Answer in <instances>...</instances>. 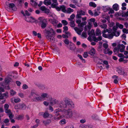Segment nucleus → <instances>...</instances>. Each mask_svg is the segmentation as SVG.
I'll return each mask as SVG.
<instances>
[{
  "label": "nucleus",
  "instance_id": "ea45409f",
  "mask_svg": "<svg viewBox=\"0 0 128 128\" xmlns=\"http://www.w3.org/2000/svg\"><path fill=\"white\" fill-rule=\"evenodd\" d=\"M31 96H34V97H36L37 96V95L34 92H31V95L29 96V97L30 98H31Z\"/></svg>",
  "mask_w": 128,
  "mask_h": 128
},
{
  "label": "nucleus",
  "instance_id": "6e6d98bb",
  "mask_svg": "<svg viewBox=\"0 0 128 128\" xmlns=\"http://www.w3.org/2000/svg\"><path fill=\"white\" fill-rule=\"evenodd\" d=\"M15 108L16 109H20V104L16 105L15 106Z\"/></svg>",
  "mask_w": 128,
  "mask_h": 128
},
{
  "label": "nucleus",
  "instance_id": "338daca9",
  "mask_svg": "<svg viewBox=\"0 0 128 128\" xmlns=\"http://www.w3.org/2000/svg\"><path fill=\"white\" fill-rule=\"evenodd\" d=\"M58 22V21L56 20L55 19H53V21L52 22V23L53 24H56Z\"/></svg>",
  "mask_w": 128,
  "mask_h": 128
},
{
  "label": "nucleus",
  "instance_id": "4d7b16f0",
  "mask_svg": "<svg viewBox=\"0 0 128 128\" xmlns=\"http://www.w3.org/2000/svg\"><path fill=\"white\" fill-rule=\"evenodd\" d=\"M8 115L10 119L14 117V115L12 114V113L8 114Z\"/></svg>",
  "mask_w": 128,
  "mask_h": 128
},
{
  "label": "nucleus",
  "instance_id": "09e8293b",
  "mask_svg": "<svg viewBox=\"0 0 128 128\" xmlns=\"http://www.w3.org/2000/svg\"><path fill=\"white\" fill-rule=\"evenodd\" d=\"M5 112L8 115L12 113L10 110L9 109L5 110Z\"/></svg>",
  "mask_w": 128,
  "mask_h": 128
},
{
  "label": "nucleus",
  "instance_id": "412c9836",
  "mask_svg": "<svg viewBox=\"0 0 128 128\" xmlns=\"http://www.w3.org/2000/svg\"><path fill=\"white\" fill-rule=\"evenodd\" d=\"M51 122V120H49L43 121V123L46 126H48Z\"/></svg>",
  "mask_w": 128,
  "mask_h": 128
},
{
  "label": "nucleus",
  "instance_id": "de8ad7c7",
  "mask_svg": "<svg viewBox=\"0 0 128 128\" xmlns=\"http://www.w3.org/2000/svg\"><path fill=\"white\" fill-rule=\"evenodd\" d=\"M62 23L64 25H66L68 24V22L66 20H62Z\"/></svg>",
  "mask_w": 128,
  "mask_h": 128
},
{
  "label": "nucleus",
  "instance_id": "680f3d73",
  "mask_svg": "<svg viewBox=\"0 0 128 128\" xmlns=\"http://www.w3.org/2000/svg\"><path fill=\"white\" fill-rule=\"evenodd\" d=\"M63 29L64 30L63 32H65L67 31L68 30V28L67 26H65L63 27Z\"/></svg>",
  "mask_w": 128,
  "mask_h": 128
},
{
  "label": "nucleus",
  "instance_id": "0e129e2a",
  "mask_svg": "<svg viewBox=\"0 0 128 128\" xmlns=\"http://www.w3.org/2000/svg\"><path fill=\"white\" fill-rule=\"evenodd\" d=\"M23 88L24 89H26L28 88L26 84H24L22 86Z\"/></svg>",
  "mask_w": 128,
  "mask_h": 128
},
{
  "label": "nucleus",
  "instance_id": "3c124183",
  "mask_svg": "<svg viewBox=\"0 0 128 128\" xmlns=\"http://www.w3.org/2000/svg\"><path fill=\"white\" fill-rule=\"evenodd\" d=\"M82 36L84 38H86V32H83L82 35Z\"/></svg>",
  "mask_w": 128,
  "mask_h": 128
},
{
  "label": "nucleus",
  "instance_id": "c9c22d12",
  "mask_svg": "<svg viewBox=\"0 0 128 128\" xmlns=\"http://www.w3.org/2000/svg\"><path fill=\"white\" fill-rule=\"evenodd\" d=\"M118 7V5L117 4H115L113 6V9L116 11L117 10Z\"/></svg>",
  "mask_w": 128,
  "mask_h": 128
},
{
  "label": "nucleus",
  "instance_id": "f03ea898",
  "mask_svg": "<svg viewBox=\"0 0 128 128\" xmlns=\"http://www.w3.org/2000/svg\"><path fill=\"white\" fill-rule=\"evenodd\" d=\"M46 38L49 41L52 42H54V39L52 36L55 34V32L54 30L51 28H49L48 29H46Z\"/></svg>",
  "mask_w": 128,
  "mask_h": 128
},
{
  "label": "nucleus",
  "instance_id": "c03bdc74",
  "mask_svg": "<svg viewBox=\"0 0 128 128\" xmlns=\"http://www.w3.org/2000/svg\"><path fill=\"white\" fill-rule=\"evenodd\" d=\"M89 25L88 26H86L85 27V28H88L89 29H90L91 27L92 26V24L90 22H89L88 23Z\"/></svg>",
  "mask_w": 128,
  "mask_h": 128
},
{
  "label": "nucleus",
  "instance_id": "58836bf2",
  "mask_svg": "<svg viewBox=\"0 0 128 128\" xmlns=\"http://www.w3.org/2000/svg\"><path fill=\"white\" fill-rule=\"evenodd\" d=\"M89 5L90 6H92L94 8L96 7V5L95 3L92 2H90L89 3Z\"/></svg>",
  "mask_w": 128,
  "mask_h": 128
},
{
  "label": "nucleus",
  "instance_id": "6ab92c4d",
  "mask_svg": "<svg viewBox=\"0 0 128 128\" xmlns=\"http://www.w3.org/2000/svg\"><path fill=\"white\" fill-rule=\"evenodd\" d=\"M50 99L51 100L50 101V103L52 105H54L56 104L58 102V101L56 100L50 98Z\"/></svg>",
  "mask_w": 128,
  "mask_h": 128
},
{
  "label": "nucleus",
  "instance_id": "4468645a",
  "mask_svg": "<svg viewBox=\"0 0 128 128\" xmlns=\"http://www.w3.org/2000/svg\"><path fill=\"white\" fill-rule=\"evenodd\" d=\"M4 83L1 82L0 83V92H4V90L3 88V87L4 86Z\"/></svg>",
  "mask_w": 128,
  "mask_h": 128
},
{
  "label": "nucleus",
  "instance_id": "864d4df0",
  "mask_svg": "<svg viewBox=\"0 0 128 128\" xmlns=\"http://www.w3.org/2000/svg\"><path fill=\"white\" fill-rule=\"evenodd\" d=\"M103 46L104 48L105 49H107L108 46V44L106 43H104L103 44Z\"/></svg>",
  "mask_w": 128,
  "mask_h": 128
},
{
  "label": "nucleus",
  "instance_id": "052dcab7",
  "mask_svg": "<svg viewBox=\"0 0 128 128\" xmlns=\"http://www.w3.org/2000/svg\"><path fill=\"white\" fill-rule=\"evenodd\" d=\"M20 101V99L19 98L15 99L14 100V102L16 103Z\"/></svg>",
  "mask_w": 128,
  "mask_h": 128
},
{
  "label": "nucleus",
  "instance_id": "e433bc0d",
  "mask_svg": "<svg viewBox=\"0 0 128 128\" xmlns=\"http://www.w3.org/2000/svg\"><path fill=\"white\" fill-rule=\"evenodd\" d=\"M75 17V15L74 14H72L70 16V18H68V20L70 21H72Z\"/></svg>",
  "mask_w": 128,
  "mask_h": 128
},
{
  "label": "nucleus",
  "instance_id": "5fc2aeb1",
  "mask_svg": "<svg viewBox=\"0 0 128 128\" xmlns=\"http://www.w3.org/2000/svg\"><path fill=\"white\" fill-rule=\"evenodd\" d=\"M9 106L7 104H5L4 105V108L5 110L9 109Z\"/></svg>",
  "mask_w": 128,
  "mask_h": 128
},
{
  "label": "nucleus",
  "instance_id": "a211bd4d",
  "mask_svg": "<svg viewBox=\"0 0 128 128\" xmlns=\"http://www.w3.org/2000/svg\"><path fill=\"white\" fill-rule=\"evenodd\" d=\"M116 70L118 73L120 74H123L124 73V70L122 68H117Z\"/></svg>",
  "mask_w": 128,
  "mask_h": 128
},
{
  "label": "nucleus",
  "instance_id": "20e7f679",
  "mask_svg": "<svg viewBox=\"0 0 128 128\" xmlns=\"http://www.w3.org/2000/svg\"><path fill=\"white\" fill-rule=\"evenodd\" d=\"M64 112L67 118H70L72 116V112L70 109L67 110H64Z\"/></svg>",
  "mask_w": 128,
  "mask_h": 128
},
{
  "label": "nucleus",
  "instance_id": "cd10ccee",
  "mask_svg": "<svg viewBox=\"0 0 128 128\" xmlns=\"http://www.w3.org/2000/svg\"><path fill=\"white\" fill-rule=\"evenodd\" d=\"M44 4L48 5H50L51 4V2L49 0H45L44 1Z\"/></svg>",
  "mask_w": 128,
  "mask_h": 128
},
{
  "label": "nucleus",
  "instance_id": "e2e57ef3",
  "mask_svg": "<svg viewBox=\"0 0 128 128\" xmlns=\"http://www.w3.org/2000/svg\"><path fill=\"white\" fill-rule=\"evenodd\" d=\"M118 28V26L116 25V26H114L113 28V30L114 32H115L116 30Z\"/></svg>",
  "mask_w": 128,
  "mask_h": 128
},
{
  "label": "nucleus",
  "instance_id": "bf43d9fd",
  "mask_svg": "<svg viewBox=\"0 0 128 128\" xmlns=\"http://www.w3.org/2000/svg\"><path fill=\"white\" fill-rule=\"evenodd\" d=\"M118 47H116L115 48L114 50V52L115 53V54H116V53L118 52Z\"/></svg>",
  "mask_w": 128,
  "mask_h": 128
},
{
  "label": "nucleus",
  "instance_id": "5701e85b",
  "mask_svg": "<svg viewBox=\"0 0 128 128\" xmlns=\"http://www.w3.org/2000/svg\"><path fill=\"white\" fill-rule=\"evenodd\" d=\"M93 38L94 40L96 42H97L98 40H101L102 39V37L101 36L98 37V38H96L95 37H93Z\"/></svg>",
  "mask_w": 128,
  "mask_h": 128
},
{
  "label": "nucleus",
  "instance_id": "1a4fd4ad",
  "mask_svg": "<svg viewBox=\"0 0 128 128\" xmlns=\"http://www.w3.org/2000/svg\"><path fill=\"white\" fill-rule=\"evenodd\" d=\"M121 58L119 59V61L120 62H123L124 63L126 62L127 60L126 59L128 58V56H120Z\"/></svg>",
  "mask_w": 128,
  "mask_h": 128
},
{
  "label": "nucleus",
  "instance_id": "7ed1b4c3",
  "mask_svg": "<svg viewBox=\"0 0 128 128\" xmlns=\"http://www.w3.org/2000/svg\"><path fill=\"white\" fill-rule=\"evenodd\" d=\"M60 106L61 108H66L67 106H70L71 104L70 102L67 100H65L61 102L60 104Z\"/></svg>",
  "mask_w": 128,
  "mask_h": 128
},
{
  "label": "nucleus",
  "instance_id": "8fccbe9b",
  "mask_svg": "<svg viewBox=\"0 0 128 128\" xmlns=\"http://www.w3.org/2000/svg\"><path fill=\"white\" fill-rule=\"evenodd\" d=\"M30 4L33 6H35L37 5V3L34 1L30 2Z\"/></svg>",
  "mask_w": 128,
  "mask_h": 128
},
{
  "label": "nucleus",
  "instance_id": "9d476101",
  "mask_svg": "<svg viewBox=\"0 0 128 128\" xmlns=\"http://www.w3.org/2000/svg\"><path fill=\"white\" fill-rule=\"evenodd\" d=\"M40 9L42 11H44L45 13L48 14L50 12V10L45 7V6H42L40 8Z\"/></svg>",
  "mask_w": 128,
  "mask_h": 128
},
{
  "label": "nucleus",
  "instance_id": "aec40b11",
  "mask_svg": "<svg viewBox=\"0 0 128 128\" xmlns=\"http://www.w3.org/2000/svg\"><path fill=\"white\" fill-rule=\"evenodd\" d=\"M89 54L90 55L94 56L95 54V50L93 48L89 52Z\"/></svg>",
  "mask_w": 128,
  "mask_h": 128
},
{
  "label": "nucleus",
  "instance_id": "69168bd1",
  "mask_svg": "<svg viewBox=\"0 0 128 128\" xmlns=\"http://www.w3.org/2000/svg\"><path fill=\"white\" fill-rule=\"evenodd\" d=\"M57 5V3L53 2L52 4V6L53 7H55Z\"/></svg>",
  "mask_w": 128,
  "mask_h": 128
},
{
  "label": "nucleus",
  "instance_id": "bb28decb",
  "mask_svg": "<svg viewBox=\"0 0 128 128\" xmlns=\"http://www.w3.org/2000/svg\"><path fill=\"white\" fill-rule=\"evenodd\" d=\"M88 34L90 36H91L93 35H94L95 33L94 30L92 29L90 32H89Z\"/></svg>",
  "mask_w": 128,
  "mask_h": 128
},
{
  "label": "nucleus",
  "instance_id": "603ef678",
  "mask_svg": "<svg viewBox=\"0 0 128 128\" xmlns=\"http://www.w3.org/2000/svg\"><path fill=\"white\" fill-rule=\"evenodd\" d=\"M62 118V116H60L59 117H55L54 118V119L55 120H59Z\"/></svg>",
  "mask_w": 128,
  "mask_h": 128
},
{
  "label": "nucleus",
  "instance_id": "dca6fc26",
  "mask_svg": "<svg viewBox=\"0 0 128 128\" xmlns=\"http://www.w3.org/2000/svg\"><path fill=\"white\" fill-rule=\"evenodd\" d=\"M28 18L29 19H26L27 21L28 22H36V20H35L34 18L32 17H31L30 18Z\"/></svg>",
  "mask_w": 128,
  "mask_h": 128
},
{
  "label": "nucleus",
  "instance_id": "a18cd8bd",
  "mask_svg": "<svg viewBox=\"0 0 128 128\" xmlns=\"http://www.w3.org/2000/svg\"><path fill=\"white\" fill-rule=\"evenodd\" d=\"M55 114L57 116L59 115L60 114V113H59V112H60V110L59 109H57L55 111Z\"/></svg>",
  "mask_w": 128,
  "mask_h": 128
},
{
  "label": "nucleus",
  "instance_id": "c756f323",
  "mask_svg": "<svg viewBox=\"0 0 128 128\" xmlns=\"http://www.w3.org/2000/svg\"><path fill=\"white\" fill-rule=\"evenodd\" d=\"M23 118L24 116L23 115H19L16 118V119L18 120H22L23 119Z\"/></svg>",
  "mask_w": 128,
  "mask_h": 128
},
{
  "label": "nucleus",
  "instance_id": "f704fd0d",
  "mask_svg": "<svg viewBox=\"0 0 128 128\" xmlns=\"http://www.w3.org/2000/svg\"><path fill=\"white\" fill-rule=\"evenodd\" d=\"M74 11L72 9H71L70 8H67L66 11V12L68 13H70L71 12H73Z\"/></svg>",
  "mask_w": 128,
  "mask_h": 128
},
{
  "label": "nucleus",
  "instance_id": "2f4dec72",
  "mask_svg": "<svg viewBox=\"0 0 128 128\" xmlns=\"http://www.w3.org/2000/svg\"><path fill=\"white\" fill-rule=\"evenodd\" d=\"M49 115V114L47 112H46L44 113L43 114V116L44 118H48Z\"/></svg>",
  "mask_w": 128,
  "mask_h": 128
},
{
  "label": "nucleus",
  "instance_id": "72a5a7b5",
  "mask_svg": "<svg viewBox=\"0 0 128 128\" xmlns=\"http://www.w3.org/2000/svg\"><path fill=\"white\" fill-rule=\"evenodd\" d=\"M116 26L119 27L120 29H122L123 28V26L122 25L119 24V23L116 22Z\"/></svg>",
  "mask_w": 128,
  "mask_h": 128
},
{
  "label": "nucleus",
  "instance_id": "4be33fe9",
  "mask_svg": "<svg viewBox=\"0 0 128 128\" xmlns=\"http://www.w3.org/2000/svg\"><path fill=\"white\" fill-rule=\"evenodd\" d=\"M12 80V79L10 78H5L4 81L6 83L8 84L10 82H11Z\"/></svg>",
  "mask_w": 128,
  "mask_h": 128
},
{
  "label": "nucleus",
  "instance_id": "9b49d317",
  "mask_svg": "<svg viewBox=\"0 0 128 128\" xmlns=\"http://www.w3.org/2000/svg\"><path fill=\"white\" fill-rule=\"evenodd\" d=\"M113 34H114V33L112 32L110 34H104V38L111 39L113 38L114 36Z\"/></svg>",
  "mask_w": 128,
  "mask_h": 128
},
{
  "label": "nucleus",
  "instance_id": "774afa93",
  "mask_svg": "<svg viewBox=\"0 0 128 128\" xmlns=\"http://www.w3.org/2000/svg\"><path fill=\"white\" fill-rule=\"evenodd\" d=\"M122 31L124 32L126 34L128 33V32L127 30H126L125 28H124L122 30Z\"/></svg>",
  "mask_w": 128,
  "mask_h": 128
},
{
  "label": "nucleus",
  "instance_id": "2eb2a0df",
  "mask_svg": "<svg viewBox=\"0 0 128 128\" xmlns=\"http://www.w3.org/2000/svg\"><path fill=\"white\" fill-rule=\"evenodd\" d=\"M33 100L35 101H40L43 100L42 98L41 97L36 96L34 98Z\"/></svg>",
  "mask_w": 128,
  "mask_h": 128
},
{
  "label": "nucleus",
  "instance_id": "423d86ee",
  "mask_svg": "<svg viewBox=\"0 0 128 128\" xmlns=\"http://www.w3.org/2000/svg\"><path fill=\"white\" fill-rule=\"evenodd\" d=\"M41 18H39V19L40 20V22L42 23L41 27L42 28H44L46 26L47 22L46 20L44 19L41 20L40 19Z\"/></svg>",
  "mask_w": 128,
  "mask_h": 128
},
{
  "label": "nucleus",
  "instance_id": "79ce46f5",
  "mask_svg": "<svg viewBox=\"0 0 128 128\" xmlns=\"http://www.w3.org/2000/svg\"><path fill=\"white\" fill-rule=\"evenodd\" d=\"M90 127L85 125H81L79 126V128H89Z\"/></svg>",
  "mask_w": 128,
  "mask_h": 128
},
{
  "label": "nucleus",
  "instance_id": "473e14b6",
  "mask_svg": "<svg viewBox=\"0 0 128 128\" xmlns=\"http://www.w3.org/2000/svg\"><path fill=\"white\" fill-rule=\"evenodd\" d=\"M70 21L71 22H70V26L72 27H74L75 26L74 22L73 20Z\"/></svg>",
  "mask_w": 128,
  "mask_h": 128
},
{
  "label": "nucleus",
  "instance_id": "6e6552de",
  "mask_svg": "<svg viewBox=\"0 0 128 128\" xmlns=\"http://www.w3.org/2000/svg\"><path fill=\"white\" fill-rule=\"evenodd\" d=\"M117 47L121 52H122L124 50L125 46L123 44H119L118 45Z\"/></svg>",
  "mask_w": 128,
  "mask_h": 128
},
{
  "label": "nucleus",
  "instance_id": "49530a36",
  "mask_svg": "<svg viewBox=\"0 0 128 128\" xmlns=\"http://www.w3.org/2000/svg\"><path fill=\"white\" fill-rule=\"evenodd\" d=\"M128 16V12H126L123 13L122 14V16L123 17H127Z\"/></svg>",
  "mask_w": 128,
  "mask_h": 128
},
{
  "label": "nucleus",
  "instance_id": "7c9ffc66",
  "mask_svg": "<svg viewBox=\"0 0 128 128\" xmlns=\"http://www.w3.org/2000/svg\"><path fill=\"white\" fill-rule=\"evenodd\" d=\"M76 48V47L74 44H70V48L71 50H74Z\"/></svg>",
  "mask_w": 128,
  "mask_h": 128
},
{
  "label": "nucleus",
  "instance_id": "ddd939ff",
  "mask_svg": "<svg viewBox=\"0 0 128 128\" xmlns=\"http://www.w3.org/2000/svg\"><path fill=\"white\" fill-rule=\"evenodd\" d=\"M8 96V93L7 92L2 94L1 96H0V98L2 99L4 98H7Z\"/></svg>",
  "mask_w": 128,
  "mask_h": 128
},
{
  "label": "nucleus",
  "instance_id": "a878e982",
  "mask_svg": "<svg viewBox=\"0 0 128 128\" xmlns=\"http://www.w3.org/2000/svg\"><path fill=\"white\" fill-rule=\"evenodd\" d=\"M61 10L63 12H66V7L64 6H62L60 7V8H59V10Z\"/></svg>",
  "mask_w": 128,
  "mask_h": 128
},
{
  "label": "nucleus",
  "instance_id": "39448f33",
  "mask_svg": "<svg viewBox=\"0 0 128 128\" xmlns=\"http://www.w3.org/2000/svg\"><path fill=\"white\" fill-rule=\"evenodd\" d=\"M97 60H98L99 63L100 64L101 63H100V61L101 62H102L103 64V65L104 66V67L105 66L108 69L109 68V65L107 61L103 60L102 59L99 60V59H97Z\"/></svg>",
  "mask_w": 128,
  "mask_h": 128
},
{
  "label": "nucleus",
  "instance_id": "a19ab883",
  "mask_svg": "<svg viewBox=\"0 0 128 128\" xmlns=\"http://www.w3.org/2000/svg\"><path fill=\"white\" fill-rule=\"evenodd\" d=\"M114 33V36H119L120 34L119 32H118L115 31L114 32H112Z\"/></svg>",
  "mask_w": 128,
  "mask_h": 128
},
{
  "label": "nucleus",
  "instance_id": "0eeeda50",
  "mask_svg": "<svg viewBox=\"0 0 128 128\" xmlns=\"http://www.w3.org/2000/svg\"><path fill=\"white\" fill-rule=\"evenodd\" d=\"M78 28L77 27H75L74 28V29L76 32L79 35H81V33L83 30V29L82 28V27Z\"/></svg>",
  "mask_w": 128,
  "mask_h": 128
},
{
  "label": "nucleus",
  "instance_id": "13d9d810",
  "mask_svg": "<svg viewBox=\"0 0 128 128\" xmlns=\"http://www.w3.org/2000/svg\"><path fill=\"white\" fill-rule=\"evenodd\" d=\"M64 42L66 44L68 45L69 44V41L68 39H66L64 41Z\"/></svg>",
  "mask_w": 128,
  "mask_h": 128
},
{
  "label": "nucleus",
  "instance_id": "4c0bfd02",
  "mask_svg": "<svg viewBox=\"0 0 128 128\" xmlns=\"http://www.w3.org/2000/svg\"><path fill=\"white\" fill-rule=\"evenodd\" d=\"M102 28H106L107 27V25L106 24H102L100 26Z\"/></svg>",
  "mask_w": 128,
  "mask_h": 128
},
{
  "label": "nucleus",
  "instance_id": "f3484780",
  "mask_svg": "<svg viewBox=\"0 0 128 128\" xmlns=\"http://www.w3.org/2000/svg\"><path fill=\"white\" fill-rule=\"evenodd\" d=\"M104 52L105 54H108L109 55H110L112 53V52L109 48H108L107 49H105Z\"/></svg>",
  "mask_w": 128,
  "mask_h": 128
},
{
  "label": "nucleus",
  "instance_id": "c85d7f7f",
  "mask_svg": "<svg viewBox=\"0 0 128 128\" xmlns=\"http://www.w3.org/2000/svg\"><path fill=\"white\" fill-rule=\"evenodd\" d=\"M96 35L99 36L101 34V31L99 29H97L96 32Z\"/></svg>",
  "mask_w": 128,
  "mask_h": 128
},
{
  "label": "nucleus",
  "instance_id": "f8f14e48",
  "mask_svg": "<svg viewBox=\"0 0 128 128\" xmlns=\"http://www.w3.org/2000/svg\"><path fill=\"white\" fill-rule=\"evenodd\" d=\"M8 7L10 8L13 10L16 11V8L14 4L13 3L10 4Z\"/></svg>",
  "mask_w": 128,
  "mask_h": 128
},
{
  "label": "nucleus",
  "instance_id": "393cba45",
  "mask_svg": "<svg viewBox=\"0 0 128 128\" xmlns=\"http://www.w3.org/2000/svg\"><path fill=\"white\" fill-rule=\"evenodd\" d=\"M10 95L12 96H14L16 93V92L12 89L10 90Z\"/></svg>",
  "mask_w": 128,
  "mask_h": 128
},
{
  "label": "nucleus",
  "instance_id": "37998d69",
  "mask_svg": "<svg viewBox=\"0 0 128 128\" xmlns=\"http://www.w3.org/2000/svg\"><path fill=\"white\" fill-rule=\"evenodd\" d=\"M26 108V106L24 104H20V109L24 110Z\"/></svg>",
  "mask_w": 128,
  "mask_h": 128
},
{
  "label": "nucleus",
  "instance_id": "b1692460",
  "mask_svg": "<svg viewBox=\"0 0 128 128\" xmlns=\"http://www.w3.org/2000/svg\"><path fill=\"white\" fill-rule=\"evenodd\" d=\"M48 96L47 94L46 93H44L42 94L41 95V98H42L43 100H44L46 98L48 97Z\"/></svg>",
  "mask_w": 128,
  "mask_h": 128
},
{
  "label": "nucleus",
  "instance_id": "f257e3e1",
  "mask_svg": "<svg viewBox=\"0 0 128 128\" xmlns=\"http://www.w3.org/2000/svg\"><path fill=\"white\" fill-rule=\"evenodd\" d=\"M85 12L83 10H80L77 12V14L76 16V18H82V20L83 22H81L80 20L78 19L76 20V22L78 24V26L79 27H83L84 25L87 24V22L85 21L86 20V17H85L82 18V16L85 15Z\"/></svg>",
  "mask_w": 128,
  "mask_h": 128
}]
</instances>
